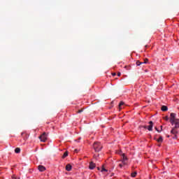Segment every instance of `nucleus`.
Returning a JSON list of instances; mask_svg holds the SVG:
<instances>
[{
	"instance_id": "obj_2",
	"label": "nucleus",
	"mask_w": 179,
	"mask_h": 179,
	"mask_svg": "<svg viewBox=\"0 0 179 179\" xmlns=\"http://www.w3.org/2000/svg\"><path fill=\"white\" fill-rule=\"evenodd\" d=\"M48 138V135L45 132L43 133V134L39 136V139L41 142H45Z\"/></svg>"
},
{
	"instance_id": "obj_10",
	"label": "nucleus",
	"mask_w": 179,
	"mask_h": 179,
	"mask_svg": "<svg viewBox=\"0 0 179 179\" xmlns=\"http://www.w3.org/2000/svg\"><path fill=\"white\" fill-rule=\"evenodd\" d=\"M157 142H158V143H162L163 142V137L160 136L158 139H156Z\"/></svg>"
},
{
	"instance_id": "obj_22",
	"label": "nucleus",
	"mask_w": 179,
	"mask_h": 179,
	"mask_svg": "<svg viewBox=\"0 0 179 179\" xmlns=\"http://www.w3.org/2000/svg\"><path fill=\"white\" fill-rule=\"evenodd\" d=\"M156 131H157V132H162V130L159 131V129H157V127H155Z\"/></svg>"
},
{
	"instance_id": "obj_32",
	"label": "nucleus",
	"mask_w": 179,
	"mask_h": 179,
	"mask_svg": "<svg viewBox=\"0 0 179 179\" xmlns=\"http://www.w3.org/2000/svg\"><path fill=\"white\" fill-rule=\"evenodd\" d=\"M17 179H20V178H17Z\"/></svg>"
},
{
	"instance_id": "obj_26",
	"label": "nucleus",
	"mask_w": 179,
	"mask_h": 179,
	"mask_svg": "<svg viewBox=\"0 0 179 179\" xmlns=\"http://www.w3.org/2000/svg\"><path fill=\"white\" fill-rule=\"evenodd\" d=\"M117 76H121V73H117Z\"/></svg>"
},
{
	"instance_id": "obj_25",
	"label": "nucleus",
	"mask_w": 179,
	"mask_h": 179,
	"mask_svg": "<svg viewBox=\"0 0 179 179\" xmlns=\"http://www.w3.org/2000/svg\"><path fill=\"white\" fill-rule=\"evenodd\" d=\"M119 166H120V169H122V164H120Z\"/></svg>"
},
{
	"instance_id": "obj_30",
	"label": "nucleus",
	"mask_w": 179,
	"mask_h": 179,
	"mask_svg": "<svg viewBox=\"0 0 179 179\" xmlns=\"http://www.w3.org/2000/svg\"><path fill=\"white\" fill-rule=\"evenodd\" d=\"M166 120H169V117H166Z\"/></svg>"
},
{
	"instance_id": "obj_17",
	"label": "nucleus",
	"mask_w": 179,
	"mask_h": 179,
	"mask_svg": "<svg viewBox=\"0 0 179 179\" xmlns=\"http://www.w3.org/2000/svg\"><path fill=\"white\" fill-rule=\"evenodd\" d=\"M122 164H123L124 166H127V165L128 164L127 162V161L122 160Z\"/></svg>"
},
{
	"instance_id": "obj_29",
	"label": "nucleus",
	"mask_w": 179,
	"mask_h": 179,
	"mask_svg": "<svg viewBox=\"0 0 179 179\" xmlns=\"http://www.w3.org/2000/svg\"><path fill=\"white\" fill-rule=\"evenodd\" d=\"M97 169H98V170H100V168H99V167H98Z\"/></svg>"
},
{
	"instance_id": "obj_3",
	"label": "nucleus",
	"mask_w": 179,
	"mask_h": 179,
	"mask_svg": "<svg viewBox=\"0 0 179 179\" xmlns=\"http://www.w3.org/2000/svg\"><path fill=\"white\" fill-rule=\"evenodd\" d=\"M176 113H171V119H170V121H171V125H174V122H176V120H178L177 118H176Z\"/></svg>"
},
{
	"instance_id": "obj_12",
	"label": "nucleus",
	"mask_w": 179,
	"mask_h": 179,
	"mask_svg": "<svg viewBox=\"0 0 179 179\" xmlns=\"http://www.w3.org/2000/svg\"><path fill=\"white\" fill-rule=\"evenodd\" d=\"M171 132L173 134L176 135V134H177V130H176V128H173L171 131Z\"/></svg>"
},
{
	"instance_id": "obj_5",
	"label": "nucleus",
	"mask_w": 179,
	"mask_h": 179,
	"mask_svg": "<svg viewBox=\"0 0 179 179\" xmlns=\"http://www.w3.org/2000/svg\"><path fill=\"white\" fill-rule=\"evenodd\" d=\"M95 167H96V164L93 162H90V166H89L90 170H94Z\"/></svg>"
},
{
	"instance_id": "obj_1",
	"label": "nucleus",
	"mask_w": 179,
	"mask_h": 179,
	"mask_svg": "<svg viewBox=\"0 0 179 179\" xmlns=\"http://www.w3.org/2000/svg\"><path fill=\"white\" fill-rule=\"evenodd\" d=\"M93 148L95 152H100V150H101V149L103 148L99 142H95L93 145Z\"/></svg>"
},
{
	"instance_id": "obj_11",
	"label": "nucleus",
	"mask_w": 179,
	"mask_h": 179,
	"mask_svg": "<svg viewBox=\"0 0 179 179\" xmlns=\"http://www.w3.org/2000/svg\"><path fill=\"white\" fill-rule=\"evenodd\" d=\"M162 111H167L169 110V108L166 106H163L161 108Z\"/></svg>"
},
{
	"instance_id": "obj_27",
	"label": "nucleus",
	"mask_w": 179,
	"mask_h": 179,
	"mask_svg": "<svg viewBox=\"0 0 179 179\" xmlns=\"http://www.w3.org/2000/svg\"><path fill=\"white\" fill-rule=\"evenodd\" d=\"M143 128H144L145 129H146V128L148 129V127L143 126Z\"/></svg>"
},
{
	"instance_id": "obj_31",
	"label": "nucleus",
	"mask_w": 179,
	"mask_h": 179,
	"mask_svg": "<svg viewBox=\"0 0 179 179\" xmlns=\"http://www.w3.org/2000/svg\"><path fill=\"white\" fill-rule=\"evenodd\" d=\"M24 133H22V135H23Z\"/></svg>"
},
{
	"instance_id": "obj_6",
	"label": "nucleus",
	"mask_w": 179,
	"mask_h": 179,
	"mask_svg": "<svg viewBox=\"0 0 179 179\" xmlns=\"http://www.w3.org/2000/svg\"><path fill=\"white\" fill-rule=\"evenodd\" d=\"M175 128L178 129L179 128V119H176L174 122Z\"/></svg>"
},
{
	"instance_id": "obj_23",
	"label": "nucleus",
	"mask_w": 179,
	"mask_h": 179,
	"mask_svg": "<svg viewBox=\"0 0 179 179\" xmlns=\"http://www.w3.org/2000/svg\"><path fill=\"white\" fill-rule=\"evenodd\" d=\"M156 131H157V132H162V130L159 131V129H157V127H155Z\"/></svg>"
},
{
	"instance_id": "obj_13",
	"label": "nucleus",
	"mask_w": 179,
	"mask_h": 179,
	"mask_svg": "<svg viewBox=\"0 0 179 179\" xmlns=\"http://www.w3.org/2000/svg\"><path fill=\"white\" fill-rule=\"evenodd\" d=\"M143 64V62H141L139 61H137L136 62V65H137V66H141V65Z\"/></svg>"
},
{
	"instance_id": "obj_14",
	"label": "nucleus",
	"mask_w": 179,
	"mask_h": 179,
	"mask_svg": "<svg viewBox=\"0 0 179 179\" xmlns=\"http://www.w3.org/2000/svg\"><path fill=\"white\" fill-rule=\"evenodd\" d=\"M122 106H124V102H122V101H121L119 103V110H122V107H121Z\"/></svg>"
},
{
	"instance_id": "obj_4",
	"label": "nucleus",
	"mask_w": 179,
	"mask_h": 179,
	"mask_svg": "<svg viewBox=\"0 0 179 179\" xmlns=\"http://www.w3.org/2000/svg\"><path fill=\"white\" fill-rule=\"evenodd\" d=\"M148 124H150V125L147 127V129L148 131H153V122L152 121H150L148 122Z\"/></svg>"
},
{
	"instance_id": "obj_8",
	"label": "nucleus",
	"mask_w": 179,
	"mask_h": 179,
	"mask_svg": "<svg viewBox=\"0 0 179 179\" xmlns=\"http://www.w3.org/2000/svg\"><path fill=\"white\" fill-rule=\"evenodd\" d=\"M66 171H71V170H72V166L71 164H67L66 166Z\"/></svg>"
},
{
	"instance_id": "obj_9",
	"label": "nucleus",
	"mask_w": 179,
	"mask_h": 179,
	"mask_svg": "<svg viewBox=\"0 0 179 179\" xmlns=\"http://www.w3.org/2000/svg\"><path fill=\"white\" fill-rule=\"evenodd\" d=\"M120 155H122V160H124L125 162H127L128 160V158L125 156V154L121 152Z\"/></svg>"
},
{
	"instance_id": "obj_16",
	"label": "nucleus",
	"mask_w": 179,
	"mask_h": 179,
	"mask_svg": "<svg viewBox=\"0 0 179 179\" xmlns=\"http://www.w3.org/2000/svg\"><path fill=\"white\" fill-rule=\"evenodd\" d=\"M15 153H20V148H17L15 149Z\"/></svg>"
},
{
	"instance_id": "obj_19",
	"label": "nucleus",
	"mask_w": 179,
	"mask_h": 179,
	"mask_svg": "<svg viewBox=\"0 0 179 179\" xmlns=\"http://www.w3.org/2000/svg\"><path fill=\"white\" fill-rule=\"evenodd\" d=\"M136 174H138V173H136V172H134V173H131V177H136Z\"/></svg>"
},
{
	"instance_id": "obj_7",
	"label": "nucleus",
	"mask_w": 179,
	"mask_h": 179,
	"mask_svg": "<svg viewBox=\"0 0 179 179\" xmlns=\"http://www.w3.org/2000/svg\"><path fill=\"white\" fill-rule=\"evenodd\" d=\"M39 171H45V167L44 166H42V165H39L38 167Z\"/></svg>"
},
{
	"instance_id": "obj_21",
	"label": "nucleus",
	"mask_w": 179,
	"mask_h": 179,
	"mask_svg": "<svg viewBox=\"0 0 179 179\" xmlns=\"http://www.w3.org/2000/svg\"><path fill=\"white\" fill-rule=\"evenodd\" d=\"M83 111V110H79L78 113V114H80V113H82Z\"/></svg>"
},
{
	"instance_id": "obj_24",
	"label": "nucleus",
	"mask_w": 179,
	"mask_h": 179,
	"mask_svg": "<svg viewBox=\"0 0 179 179\" xmlns=\"http://www.w3.org/2000/svg\"><path fill=\"white\" fill-rule=\"evenodd\" d=\"M115 75H117V73H112V76H115Z\"/></svg>"
},
{
	"instance_id": "obj_18",
	"label": "nucleus",
	"mask_w": 179,
	"mask_h": 179,
	"mask_svg": "<svg viewBox=\"0 0 179 179\" xmlns=\"http://www.w3.org/2000/svg\"><path fill=\"white\" fill-rule=\"evenodd\" d=\"M103 171H108V170L106 169L104 167H102L101 170V173H103Z\"/></svg>"
},
{
	"instance_id": "obj_20",
	"label": "nucleus",
	"mask_w": 179,
	"mask_h": 179,
	"mask_svg": "<svg viewBox=\"0 0 179 179\" xmlns=\"http://www.w3.org/2000/svg\"><path fill=\"white\" fill-rule=\"evenodd\" d=\"M143 64H148V59H146L145 60V62H143Z\"/></svg>"
},
{
	"instance_id": "obj_28",
	"label": "nucleus",
	"mask_w": 179,
	"mask_h": 179,
	"mask_svg": "<svg viewBox=\"0 0 179 179\" xmlns=\"http://www.w3.org/2000/svg\"><path fill=\"white\" fill-rule=\"evenodd\" d=\"M163 129V126H161V131H162Z\"/></svg>"
},
{
	"instance_id": "obj_15",
	"label": "nucleus",
	"mask_w": 179,
	"mask_h": 179,
	"mask_svg": "<svg viewBox=\"0 0 179 179\" xmlns=\"http://www.w3.org/2000/svg\"><path fill=\"white\" fill-rule=\"evenodd\" d=\"M67 156H68V151H66L62 156V159H65V157H67Z\"/></svg>"
}]
</instances>
